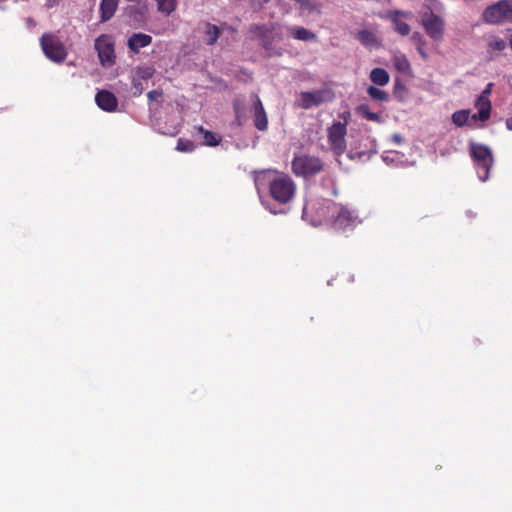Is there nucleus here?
Instances as JSON below:
<instances>
[{"label":"nucleus","instance_id":"nucleus-21","mask_svg":"<svg viewBox=\"0 0 512 512\" xmlns=\"http://www.w3.org/2000/svg\"><path fill=\"white\" fill-rule=\"evenodd\" d=\"M370 80L378 85V86H385L390 81L389 73L383 69V68H374L370 72Z\"/></svg>","mask_w":512,"mask_h":512},{"label":"nucleus","instance_id":"nucleus-2","mask_svg":"<svg viewBox=\"0 0 512 512\" xmlns=\"http://www.w3.org/2000/svg\"><path fill=\"white\" fill-rule=\"evenodd\" d=\"M249 33L251 34V39L259 40L260 45L266 50H270L274 42H279L283 39L282 28L277 23L252 24L249 27Z\"/></svg>","mask_w":512,"mask_h":512},{"label":"nucleus","instance_id":"nucleus-12","mask_svg":"<svg viewBox=\"0 0 512 512\" xmlns=\"http://www.w3.org/2000/svg\"><path fill=\"white\" fill-rule=\"evenodd\" d=\"M251 99L253 101L254 125L259 131H266L268 128V116L262 101L257 94H252Z\"/></svg>","mask_w":512,"mask_h":512},{"label":"nucleus","instance_id":"nucleus-15","mask_svg":"<svg viewBox=\"0 0 512 512\" xmlns=\"http://www.w3.org/2000/svg\"><path fill=\"white\" fill-rule=\"evenodd\" d=\"M152 43V37L145 33L132 34L127 42L128 48L134 52L139 53L141 48L147 47Z\"/></svg>","mask_w":512,"mask_h":512},{"label":"nucleus","instance_id":"nucleus-24","mask_svg":"<svg viewBox=\"0 0 512 512\" xmlns=\"http://www.w3.org/2000/svg\"><path fill=\"white\" fill-rule=\"evenodd\" d=\"M157 11L165 16H170L177 8L178 0H154Z\"/></svg>","mask_w":512,"mask_h":512},{"label":"nucleus","instance_id":"nucleus-4","mask_svg":"<svg viewBox=\"0 0 512 512\" xmlns=\"http://www.w3.org/2000/svg\"><path fill=\"white\" fill-rule=\"evenodd\" d=\"M291 168L292 172L296 176L308 179L322 172L324 169V163L318 157L300 155L294 157L291 163Z\"/></svg>","mask_w":512,"mask_h":512},{"label":"nucleus","instance_id":"nucleus-14","mask_svg":"<svg viewBox=\"0 0 512 512\" xmlns=\"http://www.w3.org/2000/svg\"><path fill=\"white\" fill-rule=\"evenodd\" d=\"M492 84L489 83L487 88L482 92V94L479 96L477 100V105L480 107L478 114H474L472 118L474 120L478 119L480 121H486L490 117L491 112V102L486 97L487 94L490 93Z\"/></svg>","mask_w":512,"mask_h":512},{"label":"nucleus","instance_id":"nucleus-16","mask_svg":"<svg viewBox=\"0 0 512 512\" xmlns=\"http://www.w3.org/2000/svg\"><path fill=\"white\" fill-rule=\"evenodd\" d=\"M118 4L119 0H101L99 8L101 22H106L114 16Z\"/></svg>","mask_w":512,"mask_h":512},{"label":"nucleus","instance_id":"nucleus-28","mask_svg":"<svg viewBox=\"0 0 512 512\" xmlns=\"http://www.w3.org/2000/svg\"><path fill=\"white\" fill-rule=\"evenodd\" d=\"M195 147L193 141L184 138H179L176 145L178 151L185 153L194 151Z\"/></svg>","mask_w":512,"mask_h":512},{"label":"nucleus","instance_id":"nucleus-19","mask_svg":"<svg viewBox=\"0 0 512 512\" xmlns=\"http://www.w3.org/2000/svg\"><path fill=\"white\" fill-rule=\"evenodd\" d=\"M387 17L391 20V22L393 23L394 25V30L402 35V36H407L410 34L411 32V28L410 26L406 23V22H403L400 18H399V13L398 12H387Z\"/></svg>","mask_w":512,"mask_h":512},{"label":"nucleus","instance_id":"nucleus-27","mask_svg":"<svg viewBox=\"0 0 512 512\" xmlns=\"http://www.w3.org/2000/svg\"><path fill=\"white\" fill-rule=\"evenodd\" d=\"M469 116V110H458L452 114V122L456 126L462 127L467 124Z\"/></svg>","mask_w":512,"mask_h":512},{"label":"nucleus","instance_id":"nucleus-36","mask_svg":"<svg viewBox=\"0 0 512 512\" xmlns=\"http://www.w3.org/2000/svg\"><path fill=\"white\" fill-rule=\"evenodd\" d=\"M393 139H394V141H395L396 143H398V144H400V143H401V136H400V135L395 134V135L393 136Z\"/></svg>","mask_w":512,"mask_h":512},{"label":"nucleus","instance_id":"nucleus-37","mask_svg":"<svg viewBox=\"0 0 512 512\" xmlns=\"http://www.w3.org/2000/svg\"><path fill=\"white\" fill-rule=\"evenodd\" d=\"M234 110H235V113L237 115V118L239 117V106H238V103L237 102H234Z\"/></svg>","mask_w":512,"mask_h":512},{"label":"nucleus","instance_id":"nucleus-1","mask_svg":"<svg viewBox=\"0 0 512 512\" xmlns=\"http://www.w3.org/2000/svg\"><path fill=\"white\" fill-rule=\"evenodd\" d=\"M269 195L278 204L289 203L295 195L296 184L291 177L280 173L268 180Z\"/></svg>","mask_w":512,"mask_h":512},{"label":"nucleus","instance_id":"nucleus-11","mask_svg":"<svg viewBox=\"0 0 512 512\" xmlns=\"http://www.w3.org/2000/svg\"><path fill=\"white\" fill-rule=\"evenodd\" d=\"M421 24L430 38L435 41L443 39L445 24L440 16L431 13L422 19Z\"/></svg>","mask_w":512,"mask_h":512},{"label":"nucleus","instance_id":"nucleus-34","mask_svg":"<svg viewBox=\"0 0 512 512\" xmlns=\"http://www.w3.org/2000/svg\"><path fill=\"white\" fill-rule=\"evenodd\" d=\"M297 2L304 8L311 10L312 6L310 0H297Z\"/></svg>","mask_w":512,"mask_h":512},{"label":"nucleus","instance_id":"nucleus-39","mask_svg":"<svg viewBox=\"0 0 512 512\" xmlns=\"http://www.w3.org/2000/svg\"><path fill=\"white\" fill-rule=\"evenodd\" d=\"M510 47L512 49V38L510 39Z\"/></svg>","mask_w":512,"mask_h":512},{"label":"nucleus","instance_id":"nucleus-33","mask_svg":"<svg viewBox=\"0 0 512 512\" xmlns=\"http://www.w3.org/2000/svg\"><path fill=\"white\" fill-rule=\"evenodd\" d=\"M389 12H398L399 13V18L400 17H403V18H412V13L409 12V11H401V10H390Z\"/></svg>","mask_w":512,"mask_h":512},{"label":"nucleus","instance_id":"nucleus-35","mask_svg":"<svg viewBox=\"0 0 512 512\" xmlns=\"http://www.w3.org/2000/svg\"><path fill=\"white\" fill-rule=\"evenodd\" d=\"M506 127L509 130H512V117L506 119Z\"/></svg>","mask_w":512,"mask_h":512},{"label":"nucleus","instance_id":"nucleus-9","mask_svg":"<svg viewBox=\"0 0 512 512\" xmlns=\"http://www.w3.org/2000/svg\"><path fill=\"white\" fill-rule=\"evenodd\" d=\"M346 123L336 122L328 128V141L332 150L341 155L346 150Z\"/></svg>","mask_w":512,"mask_h":512},{"label":"nucleus","instance_id":"nucleus-30","mask_svg":"<svg viewBox=\"0 0 512 512\" xmlns=\"http://www.w3.org/2000/svg\"><path fill=\"white\" fill-rule=\"evenodd\" d=\"M162 96H163V91L161 89L152 90L147 93V98H148L149 102L156 101L159 98H161Z\"/></svg>","mask_w":512,"mask_h":512},{"label":"nucleus","instance_id":"nucleus-29","mask_svg":"<svg viewBox=\"0 0 512 512\" xmlns=\"http://www.w3.org/2000/svg\"><path fill=\"white\" fill-rule=\"evenodd\" d=\"M488 48L491 51L501 52L506 48V42L501 38L494 37L488 42Z\"/></svg>","mask_w":512,"mask_h":512},{"label":"nucleus","instance_id":"nucleus-5","mask_svg":"<svg viewBox=\"0 0 512 512\" xmlns=\"http://www.w3.org/2000/svg\"><path fill=\"white\" fill-rule=\"evenodd\" d=\"M482 17L489 24H498L503 21L512 22V0H500L488 6Z\"/></svg>","mask_w":512,"mask_h":512},{"label":"nucleus","instance_id":"nucleus-7","mask_svg":"<svg viewBox=\"0 0 512 512\" xmlns=\"http://www.w3.org/2000/svg\"><path fill=\"white\" fill-rule=\"evenodd\" d=\"M94 46L102 66L111 67L115 64V44L110 35L101 34L95 39Z\"/></svg>","mask_w":512,"mask_h":512},{"label":"nucleus","instance_id":"nucleus-3","mask_svg":"<svg viewBox=\"0 0 512 512\" xmlns=\"http://www.w3.org/2000/svg\"><path fill=\"white\" fill-rule=\"evenodd\" d=\"M470 155L476 165L479 179L481 181L488 180L494 163L491 149L484 144L472 142L470 144Z\"/></svg>","mask_w":512,"mask_h":512},{"label":"nucleus","instance_id":"nucleus-32","mask_svg":"<svg viewBox=\"0 0 512 512\" xmlns=\"http://www.w3.org/2000/svg\"><path fill=\"white\" fill-rule=\"evenodd\" d=\"M371 36L370 32L368 31H360L359 32V35H358V38L359 40L362 42V43H367V39L368 37Z\"/></svg>","mask_w":512,"mask_h":512},{"label":"nucleus","instance_id":"nucleus-22","mask_svg":"<svg viewBox=\"0 0 512 512\" xmlns=\"http://www.w3.org/2000/svg\"><path fill=\"white\" fill-rule=\"evenodd\" d=\"M356 112L359 115L363 116L368 121H372V122L379 123V124L383 123V119H382L381 115L376 112H371L369 105L366 103H362V104L358 105L356 107Z\"/></svg>","mask_w":512,"mask_h":512},{"label":"nucleus","instance_id":"nucleus-31","mask_svg":"<svg viewBox=\"0 0 512 512\" xmlns=\"http://www.w3.org/2000/svg\"><path fill=\"white\" fill-rule=\"evenodd\" d=\"M133 89H134V95H140L143 92V86L140 80L134 79L133 80Z\"/></svg>","mask_w":512,"mask_h":512},{"label":"nucleus","instance_id":"nucleus-26","mask_svg":"<svg viewBox=\"0 0 512 512\" xmlns=\"http://www.w3.org/2000/svg\"><path fill=\"white\" fill-rule=\"evenodd\" d=\"M368 95L376 101L387 102L389 100V94L375 86H369L367 88Z\"/></svg>","mask_w":512,"mask_h":512},{"label":"nucleus","instance_id":"nucleus-25","mask_svg":"<svg viewBox=\"0 0 512 512\" xmlns=\"http://www.w3.org/2000/svg\"><path fill=\"white\" fill-rule=\"evenodd\" d=\"M411 40L416 44V48L421 57L425 60L428 58L427 53L424 50L426 41L420 32H414L411 36Z\"/></svg>","mask_w":512,"mask_h":512},{"label":"nucleus","instance_id":"nucleus-17","mask_svg":"<svg viewBox=\"0 0 512 512\" xmlns=\"http://www.w3.org/2000/svg\"><path fill=\"white\" fill-rule=\"evenodd\" d=\"M221 32L222 28L209 22H205L203 31L205 35L204 42L209 46L215 45L218 38L220 37Z\"/></svg>","mask_w":512,"mask_h":512},{"label":"nucleus","instance_id":"nucleus-38","mask_svg":"<svg viewBox=\"0 0 512 512\" xmlns=\"http://www.w3.org/2000/svg\"><path fill=\"white\" fill-rule=\"evenodd\" d=\"M151 76V73H147L146 75H143L142 78L145 79V78H148Z\"/></svg>","mask_w":512,"mask_h":512},{"label":"nucleus","instance_id":"nucleus-6","mask_svg":"<svg viewBox=\"0 0 512 512\" xmlns=\"http://www.w3.org/2000/svg\"><path fill=\"white\" fill-rule=\"evenodd\" d=\"M332 99L333 94L329 89H320L312 92L305 91L298 94L295 105L298 108L307 110L332 101Z\"/></svg>","mask_w":512,"mask_h":512},{"label":"nucleus","instance_id":"nucleus-13","mask_svg":"<svg viewBox=\"0 0 512 512\" xmlns=\"http://www.w3.org/2000/svg\"><path fill=\"white\" fill-rule=\"evenodd\" d=\"M95 102L100 109L106 112H114L118 107L116 96L108 90H100L95 95Z\"/></svg>","mask_w":512,"mask_h":512},{"label":"nucleus","instance_id":"nucleus-10","mask_svg":"<svg viewBox=\"0 0 512 512\" xmlns=\"http://www.w3.org/2000/svg\"><path fill=\"white\" fill-rule=\"evenodd\" d=\"M327 209L332 213L333 225L337 229H345L352 225L356 219L352 211L335 202H329Z\"/></svg>","mask_w":512,"mask_h":512},{"label":"nucleus","instance_id":"nucleus-18","mask_svg":"<svg viewBox=\"0 0 512 512\" xmlns=\"http://www.w3.org/2000/svg\"><path fill=\"white\" fill-rule=\"evenodd\" d=\"M198 134L203 136V144L210 147H215L220 144L222 138L219 134L206 130L203 126L195 127Z\"/></svg>","mask_w":512,"mask_h":512},{"label":"nucleus","instance_id":"nucleus-23","mask_svg":"<svg viewBox=\"0 0 512 512\" xmlns=\"http://www.w3.org/2000/svg\"><path fill=\"white\" fill-rule=\"evenodd\" d=\"M392 61L397 71L404 74L411 72V64L404 54H395L392 58Z\"/></svg>","mask_w":512,"mask_h":512},{"label":"nucleus","instance_id":"nucleus-20","mask_svg":"<svg viewBox=\"0 0 512 512\" xmlns=\"http://www.w3.org/2000/svg\"><path fill=\"white\" fill-rule=\"evenodd\" d=\"M288 31H289L290 35L297 40L315 41L317 39V36L315 33H313L312 31H310L309 29L304 28V27H300V26L290 27L288 29Z\"/></svg>","mask_w":512,"mask_h":512},{"label":"nucleus","instance_id":"nucleus-8","mask_svg":"<svg viewBox=\"0 0 512 512\" xmlns=\"http://www.w3.org/2000/svg\"><path fill=\"white\" fill-rule=\"evenodd\" d=\"M41 46L45 55L55 62H61L66 57L64 46L53 35L44 34L41 37Z\"/></svg>","mask_w":512,"mask_h":512}]
</instances>
